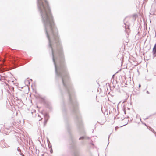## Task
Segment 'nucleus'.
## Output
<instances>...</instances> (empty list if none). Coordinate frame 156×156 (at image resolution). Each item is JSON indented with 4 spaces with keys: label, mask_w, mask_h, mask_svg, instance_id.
Segmentation results:
<instances>
[{
    "label": "nucleus",
    "mask_w": 156,
    "mask_h": 156,
    "mask_svg": "<svg viewBox=\"0 0 156 156\" xmlns=\"http://www.w3.org/2000/svg\"><path fill=\"white\" fill-rule=\"evenodd\" d=\"M147 128L149 130H150L152 132H153L154 133H156V132H155L154 131V130L151 127H148Z\"/></svg>",
    "instance_id": "7ed1b4c3"
},
{
    "label": "nucleus",
    "mask_w": 156,
    "mask_h": 156,
    "mask_svg": "<svg viewBox=\"0 0 156 156\" xmlns=\"http://www.w3.org/2000/svg\"><path fill=\"white\" fill-rule=\"evenodd\" d=\"M49 117V116L48 115V114H46L45 116V121L44 122V123H45L47 121V119H46V118H48Z\"/></svg>",
    "instance_id": "39448f33"
},
{
    "label": "nucleus",
    "mask_w": 156,
    "mask_h": 156,
    "mask_svg": "<svg viewBox=\"0 0 156 156\" xmlns=\"http://www.w3.org/2000/svg\"><path fill=\"white\" fill-rule=\"evenodd\" d=\"M148 118L149 117H147L145 119V120H146V119H148Z\"/></svg>",
    "instance_id": "9b49d317"
},
{
    "label": "nucleus",
    "mask_w": 156,
    "mask_h": 156,
    "mask_svg": "<svg viewBox=\"0 0 156 156\" xmlns=\"http://www.w3.org/2000/svg\"><path fill=\"white\" fill-rule=\"evenodd\" d=\"M115 129L116 130V127H115Z\"/></svg>",
    "instance_id": "f3484780"
},
{
    "label": "nucleus",
    "mask_w": 156,
    "mask_h": 156,
    "mask_svg": "<svg viewBox=\"0 0 156 156\" xmlns=\"http://www.w3.org/2000/svg\"><path fill=\"white\" fill-rule=\"evenodd\" d=\"M75 156H78L77 155V154H75Z\"/></svg>",
    "instance_id": "ddd939ff"
},
{
    "label": "nucleus",
    "mask_w": 156,
    "mask_h": 156,
    "mask_svg": "<svg viewBox=\"0 0 156 156\" xmlns=\"http://www.w3.org/2000/svg\"><path fill=\"white\" fill-rule=\"evenodd\" d=\"M144 124L147 127H148L145 123H144Z\"/></svg>",
    "instance_id": "9d476101"
},
{
    "label": "nucleus",
    "mask_w": 156,
    "mask_h": 156,
    "mask_svg": "<svg viewBox=\"0 0 156 156\" xmlns=\"http://www.w3.org/2000/svg\"><path fill=\"white\" fill-rule=\"evenodd\" d=\"M125 20H126V19H125L124 20V24L125 25V29H126V30L127 29H129V27L128 25L126 26V24L125 23Z\"/></svg>",
    "instance_id": "20e7f679"
},
{
    "label": "nucleus",
    "mask_w": 156,
    "mask_h": 156,
    "mask_svg": "<svg viewBox=\"0 0 156 156\" xmlns=\"http://www.w3.org/2000/svg\"><path fill=\"white\" fill-rule=\"evenodd\" d=\"M152 52L154 58L156 56V49L153 48Z\"/></svg>",
    "instance_id": "f03ea898"
},
{
    "label": "nucleus",
    "mask_w": 156,
    "mask_h": 156,
    "mask_svg": "<svg viewBox=\"0 0 156 156\" xmlns=\"http://www.w3.org/2000/svg\"><path fill=\"white\" fill-rule=\"evenodd\" d=\"M109 136H108V140H109Z\"/></svg>",
    "instance_id": "2eb2a0df"
},
{
    "label": "nucleus",
    "mask_w": 156,
    "mask_h": 156,
    "mask_svg": "<svg viewBox=\"0 0 156 156\" xmlns=\"http://www.w3.org/2000/svg\"><path fill=\"white\" fill-rule=\"evenodd\" d=\"M84 138V136H82L79 138V140L83 139Z\"/></svg>",
    "instance_id": "423d86ee"
},
{
    "label": "nucleus",
    "mask_w": 156,
    "mask_h": 156,
    "mask_svg": "<svg viewBox=\"0 0 156 156\" xmlns=\"http://www.w3.org/2000/svg\"><path fill=\"white\" fill-rule=\"evenodd\" d=\"M20 154L22 156H24V155L23 154H22V153H20Z\"/></svg>",
    "instance_id": "1a4fd4ad"
},
{
    "label": "nucleus",
    "mask_w": 156,
    "mask_h": 156,
    "mask_svg": "<svg viewBox=\"0 0 156 156\" xmlns=\"http://www.w3.org/2000/svg\"><path fill=\"white\" fill-rule=\"evenodd\" d=\"M37 6L44 26L45 34L51 50L53 62H64L58 31L47 1H37Z\"/></svg>",
    "instance_id": "f257e3e1"
},
{
    "label": "nucleus",
    "mask_w": 156,
    "mask_h": 156,
    "mask_svg": "<svg viewBox=\"0 0 156 156\" xmlns=\"http://www.w3.org/2000/svg\"><path fill=\"white\" fill-rule=\"evenodd\" d=\"M140 86H141L140 84L139 85V87H140Z\"/></svg>",
    "instance_id": "4468645a"
},
{
    "label": "nucleus",
    "mask_w": 156,
    "mask_h": 156,
    "mask_svg": "<svg viewBox=\"0 0 156 156\" xmlns=\"http://www.w3.org/2000/svg\"><path fill=\"white\" fill-rule=\"evenodd\" d=\"M17 150L18 151H21V150L20 149V147H18V148H17Z\"/></svg>",
    "instance_id": "0eeeda50"
},
{
    "label": "nucleus",
    "mask_w": 156,
    "mask_h": 156,
    "mask_svg": "<svg viewBox=\"0 0 156 156\" xmlns=\"http://www.w3.org/2000/svg\"><path fill=\"white\" fill-rule=\"evenodd\" d=\"M1 77L0 76V80H1Z\"/></svg>",
    "instance_id": "dca6fc26"
},
{
    "label": "nucleus",
    "mask_w": 156,
    "mask_h": 156,
    "mask_svg": "<svg viewBox=\"0 0 156 156\" xmlns=\"http://www.w3.org/2000/svg\"><path fill=\"white\" fill-rule=\"evenodd\" d=\"M147 93L148 94H149V91H147Z\"/></svg>",
    "instance_id": "f8f14e48"
},
{
    "label": "nucleus",
    "mask_w": 156,
    "mask_h": 156,
    "mask_svg": "<svg viewBox=\"0 0 156 156\" xmlns=\"http://www.w3.org/2000/svg\"><path fill=\"white\" fill-rule=\"evenodd\" d=\"M153 48L156 49V44H155Z\"/></svg>",
    "instance_id": "6e6552de"
}]
</instances>
